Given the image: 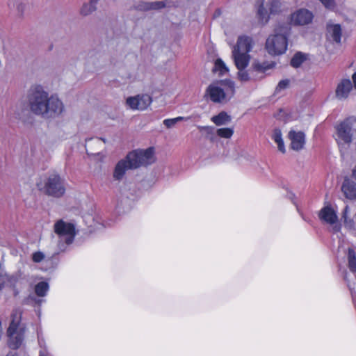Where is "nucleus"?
Here are the masks:
<instances>
[{
  "instance_id": "39",
  "label": "nucleus",
  "mask_w": 356,
  "mask_h": 356,
  "mask_svg": "<svg viewBox=\"0 0 356 356\" xmlns=\"http://www.w3.org/2000/svg\"><path fill=\"white\" fill-rule=\"evenodd\" d=\"M165 6V3L163 1L150 2V8H152V10H159L163 8Z\"/></svg>"
},
{
  "instance_id": "48",
  "label": "nucleus",
  "mask_w": 356,
  "mask_h": 356,
  "mask_svg": "<svg viewBox=\"0 0 356 356\" xmlns=\"http://www.w3.org/2000/svg\"><path fill=\"white\" fill-rule=\"evenodd\" d=\"M6 356H17L15 354H8Z\"/></svg>"
},
{
  "instance_id": "22",
  "label": "nucleus",
  "mask_w": 356,
  "mask_h": 356,
  "mask_svg": "<svg viewBox=\"0 0 356 356\" xmlns=\"http://www.w3.org/2000/svg\"><path fill=\"white\" fill-rule=\"evenodd\" d=\"M348 268L349 270L356 275V252L353 249L349 248L346 254Z\"/></svg>"
},
{
  "instance_id": "31",
  "label": "nucleus",
  "mask_w": 356,
  "mask_h": 356,
  "mask_svg": "<svg viewBox=\"0 0 356 356\" xmlns=\"http://www.w3.org/2000/svg\"><path fill=\"white\" fill-rule=\"evenodd\" d=\"M187 118H184L182 116H179L175 118H168L165 119L163 121V124L168 129H171L175 126V124L181 121L187 120Z\"/></svg>"
},
{
  "instance_id": "17",
  "label": "nucleus",
  "mask_w": 356,
  "mask_h": 356,
  "mask_svg": "<svg viewBox=\"0 0 356 356\" xmlns=\"http://www.w3.org/2000/svg\"><path fill=\"white\" fill-rule=\"evenodd\" d=\"M253 40L252 38L242 35L238 37L236 44L234 47V50L242 52L249 53L253 47Z\"/></svg>"
},
{
  "instance_id": "42",
  "label": "nucleus",
  "mask_w": 356,
  "mask_h": 356,
  "mask_svg": "<svg viewBox=\"0 0 356 356\" xmlns=\"http://www.w3.org/2000/svg\"><path fill=\"white\" fill-rule=\"evenodd\" d=\"M199 129L200 130H205L207 133H211L213 130V128L209 126L200 127Z\"/></svg>"
},
{
  "instance_id": "3",
  "label": "nucleus",
  "mask_w": 356,
  "mask_h": 356,
  "mask_svg": "<svg viewBox=\"0 0 356 356\" xmlns=\"http://www.w3.org/2000/svg\"><path fill=\"white\" fill-rule=\"evenodd\" d=\"M290 27L289 25L278 26L275 30V34L270 35L266 39L265 48L272 56L284 54L287 49V35Z\"/></svg>"
},
{
  "instance_id": "6",
  "label": "nucleus",
  "mask_w": 356,
  "mask_h": 356,
  "mask_svg": "<svg viewBox=\"0 0 356 356\" xmlns=\"http://www.w3.org/2000/svg\"><path fill=\"white\" fill-rule=\"evenodd\" d=\"M55 234L58 236V248L60 252L66 250L67 245L72 244L76 236L75 226L72 222H67L60 219L54 226Z\"/></svg>"
},
{
  "instance_id": "10",
  "label": "nucleus",
  "mask_w": 356,
  "mask_h": 356,
  "mask_svg": "<svg viewBox=\"0 0 356 356\" xmlns=\"http://www.w3.org/2000/svg\"><path fill=\"white\" fill-rule=\"evenodd\" d=\"M152 102L151 96L147 94L137 95L136 96L129 97L127 99V105L131 110H140L144 111L147 108L148 106Z\"/></svg>"
},
{
  "instance_id": "16",
  "label": "nucleus",
  "mask_w": 356,
  "mask_h": 356,
  "mask_svg": "<svg viewBox=\"0 0 356 356\" xmlns=\"http://www.w3.org/2000/svg\"><path fill=\"white\" fill-rule=\"evenodd\" d=\"M232 56L238 70L245 69L250 61L248 53L232 50Z\"/></svg>"
},
{
  "instance_id": "45",
  "label": "nucleus",
  "mask_w": 356,
  "mask_h": 356,
  "mask_svg": "<svg viewBox=\"0 0 356 356\" xmlns=\"http://www.w3.org/2000/svg\"><path fill=\"white\" fill-rule=\"evenodd\" d=\"M352 176L356 180V165L354 167V168L352 170Z\"/></svg>"
},
{
  "instance_id": "9",
  "label": "nucleus",
  "mask_w": 356,
  "mask_h": 356,
  "mask_svg": "<svg viewBox=\"0 0 356 356\" xmlns=\"http://www.w3.org/2000/svg\"><path fill=\"white\" fill-rule=\"evenodd\" d=\"M318 217L321 221L328 225H334L333 230L334 232L340 231L341 227L337 224L338 222L337 212L331 205L323 207L319 211Z\"/></svg>"
},
{
  "instance_id": "47",
  "label": "nucleus",
  "mask_w": 356,
  "mask_h": 356,
  "mask_svg": "<svg viewBox=\"0 0 356 356\" xmlns=\"http://www.w3.org/2000/svg\"><path fill=\"white\" fill-rule=\"evenodd\" d=\"M3 286H4L3 283H0V291L3 289Z\"/></svg>"
},
{
  "instance_id": "44",
  "label": "nucleus",
  "mask_w": 356,
  "mask_h": 356,
  "mask_svg": "<svg viewBox=\"0 0 356 356\" xmlns=\"http://www.w3.org/2000/svg\"><path fill=\"white\" fill-rule=\"evenodd\" d=\"M352 79H353V86H354V88L356 89V72H355L352 75Z\"/></svg>"
},
{
  "instance_id": "18",
  "label": "nucleus",
  "mask_w": 356,
  "mask_h": 356,
  "mask_svg": "<svg viewBox=\"0 0 356 356\" xmlns=\"http://www.w3.org/2000/svg\"><path fill=\"white\" fill-rule=\"evenodd\" d=\"M341 191L344 196L349 200H356V183L350 179H345Z\"/></svg>"
},
{
  "instance_id": "38",
  "label": "nucleus",
  "mask_w": 356,
  "mask_h": 356,
  "mask_svg": "<svg viewBox=\"0 0 356 356\" xmlns=\"http://www.w3.org/2000/svg\"><path fill=\"white\" fill-rule=\"evenodd\" d=\"M254 157H236V163L238 164H248L252 162V159Z\"/></svg>"
},
{
  "instance_id": "34",
  "label": "nucleus",
  "mask_w": 356,
  "mask_h": 356,
  "mask_svg": "<svg viewBox=\"0 0 356 356\" xmlns=\"http://www.w3.org/2000/svg\"><path fill=\"white\" fill-rule=\"evenodd\" d=\"M215 157H198V167H204L209 165H211L213 163H215L213 159Z\"/></svg>"
},
{
  "instance_id": "13",
  "label": "nucleus",
  "mask_w": 356,
  "mask_h": 356,
  "mask_svg": "<svg viewBox=\"0 0 356 356\" xmlns=\"http://www.w3.org/2000/svg\"><path fill=\"white\" fill-rule=\"evenodd\" d=\"M129 193L124 191L120 188L119 195H118L117 209L120 211L123 210L124 212L129 211L134 204V198L129 196Z\"/></svg>"
},
{
  "instance_id": "29",
  "label": "nucleus",
  "mask_w": 356,
  "mask_h": 356,
  "mask_svg": "<svg viewBox=\"0 0 356 356\" xmlns=\"http://www.w3.org/2000/svg\"><path fill=\"white\" fill-rule=\"evenodd\" d=\"M253 73L254 72H251L250 70H245V69H240L238 72V78L242 82H247L252 79H256L255 77L252 76Z\"/></svg>"
},
{
  "instance_id": "40",
  "label": "nucleus",
  "mask_w": 356,
  "mask_h": 356,
  "mask_svg": "<svg viewBox=\"0 0 356 356\" xmlns=\"http://www.w3.org/2000/svg\"><path fill=\"white\" fill-rule=\"evenodd\" d=\"M344 280H346V282L347 283V286L350 291L352 296L354 298V296H356V291L355 289V287H353V284H352L348 280L347 273H346L344 275Z\"/></svg>"
},
{
  "instance_id": "41",
  "label": "nucleus",
  "mask_w": 356,
  "mask_h": 356,
  "mask_svg": "<svg viewBox=\"0 0 356 356\" xmlns=\"http://www.w3.org/2000/svg\"><path fill=\"white\" fill-rule=\"evenodd\" d=\"M322 3L327 8L332 9L334 6V2L333 0H320Z\"/></svg>"
},
{
  "instance_id": "14",
  "label": "nucleus",
  "mask_w": 356,
  "mask_h": 356,
  "mask_svg": "<svg viewBox=\"0 0 356 356\" xmlns=\"http://www.w3.org/2000/svg\"><path fill=\"white\" fill-rule=\"evenodd\" d=\"M288 136L291 140V149L298 151L304 147L305 144V135L303 132L291 130L289 132Z\"/></svg>"
},
{
  "instance_id": "23",
  "label": "nucleus",
  "mask_w": 356,
  "mask_h": 356,
  "mask_svg": "<svg viewBox=\"0 0 356 356\" xmlns=\"http://www.w3.org/2000/svg\"><path fill=\"white\" fill-rule=\"evenodd\" d=\"M211 120L217 126L225 125L229 123L232 120L231 116L226 112L222 111L217 115H214L211 118Z\"/></svg>"
},
{
  "instance_id": "28",
  "label": "nucleus",
  "mask_w": 356,
  "mask_h": 356,
  "mask_svg": "<svg viewBox=\"0 0 356 356\" xmlns=\"http://www.w3.org/2000/svg\"><path fill=\"white\" fill-rule=\"evenodd\" d=\"M213 71L218 72L220 76H222L228 72V68L225 65L222 59L218 58L215 61L214 67Z\"/></svg>"
},
{
  "instance_id": "12",
  "label": "nucleus",
  "mask_w": 356,
  "mask_h": 356,
  "mask_svg": "<svg viewBox=\"0 0 356 356\" xmlns=\"http://www.w3.org/2000/svg\"><path fill=\"white\" fill-rule=\"evenodd\" d=\"M353 83L349 79H343L337 84L335 96L339 100L346 99L353 90Z\"/></svg>"
},
{
  "instance_id": "32",
  "label": "nucleus",
  "mask_w": 356,
  "mask_h": 356,
  "mask_svg": "<svg viewBox=\"0 0 356 356\" xmlns=\"http://www.w3.org/2000/svg\"><path fill=\"white\" fill-rule=\"evenodd\" d=\"M217 135L220 136V138H230L233 134H234V129L233 128H220L217 129Z\"/></svg>"
},
{
  "instance_id": "25",
  "label": "nucleus",
  "mask_w": 356,
  "mask_h": 356,
  "mask_svg": "<svg viewBox=\"0 0 356 356\" xmlns=\"http://www.w3.org/2000/svg\"><path fill=\"white\" fill-rule=\"evenodd\" d=\"M49 290V284L46 281L37 283L34 287V291L38 297H45Z\"/></svg>"
},
{
  "instance_id": "27",
  "label": "nucleus",
  "mask_w": 356,
  "mask_h": 356,
  "mask_svg": "<svg viewBox=\"0 0 356 356\" xmlns=\"http://www.w3.org/2000/svg\"><path fill=\"white\" fill-rule=\"evenodd\" d=\"M156 154L155 148L149 147L145 149H136L130 152L127 156H153Z\"/></svg>"
},
{
  "instance_id": "15",
  "label": "nucleus",
  "mask_w": 356,
  "mask_h": 356,
  "mask_svg": "<svg viewBox=\"0 0 356 356\" xmlns=\"http://www.w3.org/2000/svg\"><path fill=\"white\" fill-rule=\"evenodd\" d=\"M22 319V311L19 308H15L11 314V321L7 330V335L16 334Z\"/></svg>"
},
{
  "instance_id": "46",
  "label": "nucleus",
  "mask_w": 356,
  "mask_h": 356,
  "mask_svg": "<svg viewBox=\"0 0 356 356\" xmlns=\"http://www.w3.org/2000/svg\"><path fill=\"white\" fill-rule=\"evenodd\" d=\"M289 197L291 199H293L295 197V195L293 193H289Z\"/></svg>"
},
{
  "instance_id": "43",
  "label": "nucleus",
  "mask_w": 356,
  "mask_h": 356,
  "mask_svg": "<svg viewBox=\"0 0 356 356\" xmlns=\"http://www.w3.org/2000/svg\"><path fill=\"white\" fill-rule=\"evenodd\" d=\"M143 9L144 10H151L152 8H150V2H147L143 6Z\"/></svg>"
},
{
  "instance_id": "49",
  "label": "nucleus",
  "mask_w": 356,
  "mask_h": 356,
  "mask_svg": "<svg viewBox=\"0 0 356 356\" xmlns=\"http://www.w3.org/2000/svg\"><path fill=\"white\" fill-rule=\"evenodd\" d=\"M99 139H100L101 140H102L104 143H106V140H105L104 138H100Z\"/></svg>"
},
{
  "instance_id": "36",
  "label": "nucleus",
  "mask_w": 356,
  "mask_h": 356,
  "mask_svg": "<svg viewBox=\"0 0 356 356\" xmlns=\"http://www.w3.org/2000/svg\"><path fill=\"white\" fill-rule=\"evenodd\" d=\"M41 297L36 298L33 296H29L25 300V302H29V300L33 301L35 305H41L42 302H44L45 300L42 298H40Z\"/></svg>"
},
{
  "instance_id": "26",
  "label": "nucleus",
  "mask_w": 356,
  "mask_h": 356,
  "mask_svg": "<svg viewBox=\"0 0 356 356\" xmlns=\"http://www.w3.org/2000/svg\"><path fill=\"white\" fill-rule=\"evenodd\" d=\"M272 139L277 144V148L282 154L285 153V146L282 139V132L279 129H274L272 134Z\"/></svg>"
},
{
  "instance_id": "24",
  "label": "nucleus",
  "mask_w": 356,
  "mask_h": 356,
  "mask_svg": "<svg viewBox=\"0 0 356 356\" xmlns=\"http://www.w3.org/2000/svg\"><path fill=\"white\" fill-rule=\"evenodd\" d=\"M99 0H90L89 2L83 4L80 9V14L83 16H88L95 12Z\"/></svg>"
},
{
  "instance_id": "30",
  "label": "nucleus",
  "mask_w": 356,
  "mask_h": 356,
  "mask_svg": "<svg viewBox=\"0 0 356 356\" xmlns=\"http://www.w3.org/2000/svg\"><path fill=\"white\" fill-rule=\"evenodd\" d=\"M306 60L305 55L301 52L296 53L291 60V65L293 67H299L301 64Z\"/></svg>"
},
{
  "instance_id": "19",
  "label": "nucleus",
  "mask_w": 356,
  "mask_h": 356,
  "mask_svg": "<svg viewBox=\"0 0 356 356\" xmlns=\"http://www.w3.org/2000/svg\"><path fill=\"white\" fill-rule=\"evenodd\" d=\"M276 63L273 61H264L259 62L255 60L252 63V67L250 69L251 72L265 73L268 70L273 69L275 67Z\"/></svg>"
},
{
  "instance_id": "5",
  "label": "nucleus",
  "mask_w": 356,
  "mask_h": 356,
  "mask_svg": "<svg viewBox=\"0 0 356 356\" xmlns=\"http://www.w3.org/2000/svg\"><path fill=\"white\" fill-rule=\"evenodd\" d=\"M234 92V83L230 80L213 83L207 89V94L209 96L210 99L215 103H220L230 99Z\"/></svg>"
},
{
  "instance_id": "37",
  "label": "nucleus",
  "mask_w": 356,
  "mask_h": 356,
  "mask_svg": "<svg viewBox=\"0 0 356 356\" xmlns=\"http://www.w3.org/2000/svg\"><path fill=\"white\" fill-rule=\"evenodd\" d=\"M44 254L40 251L35 252L32 254V259L35 263H39L42 261L44 259Z\"/></svg>"
},
{
  "instance_id": "20",
  "label": "nucleus",
  "mask_w": 356,
  "mask_h": 356,
  "mask_svg": "<svg viewBox=\"0 0 356 356\" xmlns=\"http://www.w3.org/2000/svg\"><path fill=\"white\" fill-rule=\"evenodd\" d=\"M8 346L13 350L19 348L24 340L23 333L21 332H16V334L8 335Z\"/></svg>"
},
{
  "instance_id": "4",
  "label": "nucleus",
  "mask_w": 356,
  "mask_h": 356,
  "mask_svg": "<svg viewBox=\"0 0 356 356\" xmlns=\"http://www.w3.org/2000/svg\"><path fill=\"white\" fill-rule=\"evenodd\" d=\"M115 165L113 178L115 181H121L127 170L136 169L140 166H147L156 161V157H124Z\"/></svg>"
},
{
  "instance_id": "33",
  "label": "nucleus",
  "mask_w": 356,
  "mask_h": 356,
  "mask_svg": "<svg viewBox=\"0 0 356 356\" xmlns=\"http://www.w3.org/2000/svg\"><path fill=\"white\" fill-rule=\"evenodd\" d=\"M349 212V208L348 206H346L343 211V215L342 218L344 220V225L346 227H348L350 229L353 228L355 225L354 220L353 219H348V213Z\"/></svg>"
},
{
  "instance_id": "35",
  "label": "nucleus",
  "mask_w": 356,
  "mask_h": 356,
  "mask_svg": "<svg viewBox=\"0 0 356 356\" xmlns=\"http://www.w3.org/2000/svg\"><path fill=\"white\" fill-rule=\"evenodd\" d=\"M289 83L290 81L289 79L281 80L276 87V90L281 91L282 90L287 88L289 86Z\"/></svg>"
},
{
  "instance_id": "7",
  "label": "nucleus",
  "mask_w": 356,
  "mask_h": 356,
  "mask_svg": "<svg viewBox=\"0 0 356 356\" xmlns=\"http://www.w3.org/2000/svg\"><path fill=\"white\" fill-rule=\"evenodd\" d=\"M336 129L339 145H349L356 136V118H346L337 126Z\"/></svg>"
},
{
  "instance_id": "2",
  "label": "nucleus",
  "mask_w": 356,
  "mask_h": 356,
  "mask_svg": "<svg viewBox=\"0 0 356 356\" xmlns=\"http://www.w3.org/2000/svg\"><path fill=\"white\" fill-rule=\"evenodd\" d=\"M37 186L40 191L47 195L57 198L62 197L66 191L65 179L55 170L49 172L41 177Z\"/></svg>"
},
{
  "instance_id": "1",
  "label": "nucleus",
  "mask_w": 356,
  "mask_h": 356,
  "mask_svg": "<svg viewBox=\"0 0 356 356\" xmlns=\"http://www.w3.org/2000/svg\"><path fill=\"white\" fill-rule=\"evenodd\" d=\"M30 111L44 118H55L64 111V104L56 95H49L42 86H32L27 95Z\"/></svg>"
},
{
  "instance_id": "8",
  "label": "nucleus",
  "mask_w": 356,
  "mask_h": 356,
  "mask_svg": "<svg viewBox=\"0 0 356 356\" xmlns=\"http://www.w3.org/2000/svg\"><path fill=\"white\" fill-rule=\"evenodd\" d=\"M281 3L280 0H267L266 6L262 3L258 10V15L262 23L266 24L269 19V14H277L280 11Z\"/></svg>"
},
{
  "instance_id": "11",
  "label": "nucleus",
  "mask_w": 356,
  "mask_h": 356,
  "mask_svg": "<svg viewBox=\"0 0 356 356\" xmlns=\"http://www.w3.org/2000/svg\"><path fill=\"white\" fill-rule=\"evenodd\" d=\"M312 13L307 9H300L291 14V24L296 26H304L312 22Z\"/></svg>"
},
{
  "instance_id": "21",
  "label": "nucleus",
  "mask_w": 356,
  "mask_h": 356,
  "mask_svg": "<svg viewBox=\"0 0 356 356\" xmlns=\"http://www.w3.org/2000/svg\"><path fill=\"white\" fill-rule=\"evenodd\" d=\"M327 30L329 35L334 42L337 43L341 42V28L339 24H329Z\"/></svg>"
}]
</instances>
